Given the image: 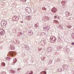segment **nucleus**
I'll return each instance as SVG.
<instances>
[{
  "instance_id": "1",
  "label": "nucleus",
  "mask_w": 74,
  "mask_h": 74,
  "mask_svg": "<svg viewBox=\"0 0 74 74\" xmlns=\"http://www.w3.org/2000/svg\"><path fill=\"white\" fill-rule=\"evenodd\" d=\"M0 34L2 35H3L4 34L5 32L4 30L3 29H0Z\"/></svg>"
},
{
  "instance_id": "2",
  "label": "nucleus",
  "mask_w": 74,
  "mask_h": 74,
  "mask_svg": "<svg viewBox=\"0 0 74 74\" xmlns=\"http://www.w3.org/2000/svg\"><path fill=\"white\" fill-rule=\"evenodd\" d=\"M51 11L53 13H56L57 11V10L56 8H52Z\"/></svg>"
},
{
  "instance_id": "3",
  "label": "nucleus",
  "mask_w": 74,
  "mask_h": 74,
  "mask_svg": "<svg viewBox=\"0 0 74 74\" xmlns=\"http://www.w3.org/2000/svg\"><path fill=\"white\" fill-rule=\"evenodd\" d=\"M7 24V21H4V22H2L1 23V25H2V26H3L4 25H6Z\"/></svg>"
},
{
  "instance_id": "4",
  "label": "nucleus",
  "mask_w": 74,
  "mask_h": 74,
  "mask_svg": "<svg viewBox=\"0 0 74 74\" xmlns=\"http://www.w3.org/2000/svg\"><path fill=\"white\" fill-rule=\"evenodd\" d=\"M14 53L13 52L10 51L8 53V55H10L12 57H13L14 56Z\"/></svg>"
},
{
  "instance_id": "5",
  "label": "nucleus",
  "mask_w": 74,
  "mask_h": 74,
  "mask_svg": "<svg viewBox=\"0 0 74 74\" xmlns=\"http://www.w3.org/2000/svg\"><path fill=\"white\" fill-rule=\"evenodd\" d=\"M51 49H52L50 47H48L47 49V51H48V52H50L52 50Z\"/></svg>"
},
{
  "instance_id": "6",
  "label": "nucleus",
  "mask_w": 74,
  "mask_h": 74,
  "mask_svg": "<svg viewBox=\"0 0 74 74\" xmlns=\"http://www.w3.org/2000/svg\"><path fill=\"white\" fill-rule=\"evenodd\" d=\"M10 48L12 50L14 49L15 48V47L12 45H11L10 46Z\"/></svg>"
},
{
  "instance_id": "7",
  "label": "nucleus",
  "mask_w": 74,
  "mask_h": 74,
  "mask_svg": "<svg viewBox=\"0 0 74 74\" xmlns=\"http://www.w3.org/2000/svg\"><path fill=\"white\" fill-rule=\"evenodd\" d=\"M10 73H15V72L14 71H13L12 70H10Z\"/></svg>"
},
{
  "instance_id": "8",
  "label": "nucleus",
  "mask_w": 74,
  "mask_h": 74,
  "mask_svg": "<svg viewBox=\"0 0 74 74\" xmlns=\"http://www.w3.org/2000/svg\"><path fill=\"white\" fill-rule=\"evenodd\" d=\"M28 20H30L32 19V17H29L28 18V19L27 18Z\"/></svg>"
},
{
  "instance_id": "9",
  "label": "nucleus",
  "mask_w": 74,
  "mask_h": 74,
  "mask_svg": "<svg viewBox=\"0 0 74 74\" xmlns=\"http://www.w3.org/2000/svg\"><path fill=\"white\" fill-rule=\"evenodd\" d=\"M10 59V57H7L6 58V60H9Z\"/></svg>"
},
{
  "instance_id": "10",
  "label": "nucleus",
  "mask_w": 74,
  "mask_h": 74,
  "mask_svg": "<svg viewBox=\"0 0 74 74\" xmlns=\"http://www.w3.org/2000/svg\"><path fill=\"white\" fill-rule=\"evenodd\" d=\"M72 36L73 37V39H74V33H72Z\"/></svg>"
},
{
  "instance_id": "11",
  "label": "nucleus",
  "mask_w": 74,
  "mask_h": 74,
  "mask_svg": "<svg viewBox=\"0 0 74 74\" xmlns=\"http://www.w3.org/2000/svg\"><path fill=\"white\" fill-rule=\"evenodd\" d=\"M1 74H6V72L5 71H3V72L1 73Z\"/></svg>"
},
{
  "instance_id": "12",
  "label": "nucleus",
  "mask_w": 74,
  "mask_h": 74,
  "mask_svg": "<svg viewBox=\"0 0 74 74\" xmlns=\"http://www.w3.org/2000/svg\"><path fill=\"white\" fill-rule=\"evenodd\" d=\"M13 60L14 63H15L16 62H17V60L16 59H14Z\"/></svg>"
},
{
  "instance_id": "13",
  "label": "nucleus",
  "mask_w": 74,
  "mask_h": 74,
  "mask_svg": "<svg viewBox=\"0 0 74 74\" xmlns=\"http://www.w3.org/2000/svg\"><path fill=\"white\" fill-rule=\"evenodd\" d=\"M42 10H46V8H45V7H43L42 8Z\"/></svg>"
},
{
  "instance_id": "14",
  "label": "nucleus",
  "mask_w": 74,
  "mask_h": 74,
  "mask_svg": "<svg viewBox=\"0 0 74 74\" xmlns=\"http://www.w3.org/2000/svg\"><path fill=\"white\" fill-rule=\"evenodd\" d=\"M55 38V37H53L52 38V40H53V41H55V40H54V39Z\"/></svg>"
},
{
  "instance_id": "15",
  "label": "nucleus",
  "mask_w": 74,
  "mask_h": 74,
  "mask_svg": "<svg viewBox=\"0 0 74 74\" xmlns=\"http://www.w3.org/2000/svg\"><path fill=\"white\" fill-rule=\"evenodd\" d=\"M66 16H68L69 15L68 14V12H66Z\"/></svg>"
},
{
  "instance_id": "16",
  "label": "nucleus",
  "mask_w": 74,
  "mask_h": 74,
  "mask_svg": "<svg viewBox=\"0 0 74 74\" xmlns=\"http://www.w3.org/2000/svg\"><path fill=\"white\" fill-rule=\"evenodd\" d=\"M71 27V26L70 25H69V27H68V28L70 29Z\"/></svg>"
},
{
  "instance_id": "17",
  "label": "nucleus",
  "mask_w": 74,
  "mask_h": 74,
  "mask_svg": "<svg viewBox=\"0 0 74 74\" xmlns=\"http://www.w3.org/2000/svg\"><path fill=\"white\" fill-rule=\"evenodd\" d=\"M54 18H57V17L56 16H54Z\"/></svg>"
},
{
  "instance_id": "18",
  "label": "nucleus",
  "mask_w": 74,
  "mask_h": 74,
  "mask_svg": "<svg viewBox=\"0 0 74 74\" xmlns=\"http://www.w3.org/2000/svg\"><path fill=\"white\" fill-rule=\"evenodd\" d=\"M71 44L72 45H74V43L73 42L72 43H71Z\"/></svg>"
},
{
  "instance_id": "19",
  "label": "nucleus",
  "mask_w": 74,
  "mask_h": 74,
  "mask_svg": "<svg viewBox=\"0 0 74 74\" xmlns=\"http://www.w3.org/2000/svg\"><path fill=\"white\" fill-rule=\"evenodd\" d=\"M27 0H25L24 1H23V2H26V1H27Z\"/></svg>"
},
{
  "instance_id": "20",
  "label": "nucleus",
  "mask_w": 74,
  "mask_h": 74,
  "mask_svg": "<svg viewBox=\"0 0 74 74\" xmlns=\"http://www.w3.org/2000/svg\"><path fill=\"white\" fill-rule=\"evenodd\" d=\"M31 73L32 74H33V72H32V71H31Z\"/></svg>"
},
{
  "instance_id": "21",
  "label": "nucleus",
  "mask_w": 74,
  "mask_h": 74,
  "mask_svg": "<svg viewBox=\"0 0 74 74\" xmlns=\"http://www.w3.org/2000/svg\"><path fill=\"white\" fill-rule=\"evenodd\" d=\"M3 65H3V66H5V63H3Z\"/></svg>"
},
{
  "instance_id": "22",
  "label": "nucleus",
  "mask_w": 74,
  "mask_h": 74,
  "mask_svg": "<svg viewBox=\"0 0 74 74\" xmlns=\"http://www.w3.org/2000/svg\"><path fill=\"white\" fill-rule=\"evenodd\" d=\"M21 23H23V21H21Z\"/></svg>"
},
{
  "instance_id": "23",
  "label": "nucleus",
  "mask_w": 74,
  "mask_h": 74,
  "mask_svg": "<svg viewBox=\"0 0 74 74\" xmlns=\"http://www.w3.org/2000/svg\"><path fill=\"white\" fill-rule=\"evenodd\" d=\"M44 73H45V74H46V72H44Z\"/></svg>"
},
{
  "instance_id": "24",
  "label": "nucleus",
  "mask_w": 74,
  "mask_h": 74,
  "mask_svg": "<svg viewBox=\"0 0 74 74\" xmlns=\"http://www.w3.org/2000/svg\"><path fill=\"white\" fill-rule=\"evenodd\" d=\"M56 21V22H58V21H57V20H56V21Z\"/></svg>"
}]
</instances>
